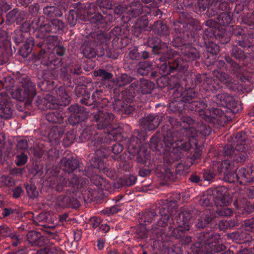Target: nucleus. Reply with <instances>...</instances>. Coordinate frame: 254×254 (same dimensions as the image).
I'll use <instances>...</instances> for the list:
<instances>
[{
    "instance_id": "a18cd8bd",
    "label": "nucleus",
    "mask_w": 254,
    "mask_h": 254,
    "mask_svg": "<svg viewBox=\"0 0 254 254\" xmlns=\"http://www.w3.org/2000/svg\"><path fill=\"white\" fill-rule=\"evenodd\" d=\"M15 173H16V169L14 168L11 170V173L9 175L2 178V181L6 187L11 190L12 196L16 198V187L15 186L16 181L14 176L13 175Z\"/></svg>"
},
{
    "instance_id": "39448f33",
    "label": "nucleus",
    "mask_w": 254,
    "mask_h": 254,
    "mask_svg": "<svg viewBox=\"0 0 254 254\" xmlns=\"http://www.w3.org/2000/svg\"><path fill=\"white\" fill-rule=\"evenodd\" d=\"M65 48L61 45L58 44L52 51H46L44 49L40 50L37 55V59L41 64L47 66L49 70L52 71L51 74L54 77H57L59 71L57 70L60 67V77L67 86H72L71 78L74 75H78L82 73L81 65L76 63L67 64L66 60L62 58H58L55 53L60 57L65 53ZM65 84V83H64Z\"/></svg>"
},
{
    "instance_id": "5fc2aeb1",
    "label": "nucleus",
    "mask_w": 254,
    "mask_h": 254,
    "mask_svg": "<svg viewBox=\"0 0 254 254\" xmlns=\"http://www.w3.org/2000/svg\"><path fill=\"white\" fill-rule=\"evenodd\" d=\"M231 203V197L229 196V201L228 204L218 205V206L220 208H217L216 210V212L217 214L220 216L223 217H229L231 216L233 213V211L232 209L229 207H228V205H229Z\"/></svg>"
},
{
    "instance_id": "9b49d317",
    "label": "nucleus",
    "mask_w": 254,
    "mask_h": 254,
    "mask_svg": "<svg viewBox=\"0 0 254 254\" xmlns=\"http://www.w3.org/2000/svg\"><path fill=\"white\" fill-rule=\"evenodd\" d=\"M182 58H172L171 60L160 65L159 72L163 76L177 71L185 72L189 67V62H196L200 57L199 51L191 44L181 48L180 52Z\"/></svg>"
},
{
    "instance_id": "5701e85b",
    "label": "nucleus",
    "mask_w": 254,
    "mask_h": 254,
    "mask_svg": "<svg viewBox=\"0 0 254 254\" xmlns=\"http://www.w3.org/2000/svg\"><path fill=\"white\" fill-rule=\"evenodd\" d=\"M29 25L26 23L22 24L19 31L17 32V44L24 43L19 49V54L23 58L27 57L32 51L35 43L29 33Z\"/></svg>"
},
{
    "instance_id": "864d4df0",
    "label": "nucleus",
    "mask_w": 254,
    "mask_h": 254,
    "mask_svg": "<svg viewBox=\"0 0 254 254\" xmlns=\"http://www.w3.org/2000/svg\"><path fill=\"white\" fill-rule=\"evenodd\" d=\"M117 106H118L117 109L118 111L127 115L132 114L135 109L134 103L119 102L118 103Z\"/></svg>"
},
{
    "instance_id": "49530a36",
    "label": "nucleus",
    "mask_w": 254,
    "mask_h": 254,
    "mask_svg": "<svg viewBox=\"0 0 254 254\" xmlns=\"http://www.w3.org/2000/svg\"><path fill=\"white\" fill-rule=\"evenodd\" d=\"M220 163V162L217 163L214 165L212 169L204 170L203 177L205 181L209 182L213 181L217 174L220 175L223 174L224 177V172L223 171H218V166Z\"/></svg>"
},
{
    "instance_id": "f257e3e1",
    "label": "nucleus",
    "mask_w": 254,
    "mask_h": 254,
    "mask_svg": "<svg viewBox=\"0 0 254 254\" xmlns=\"http://www.w3.org/2000/svg\"><path fill=\"white\" fill-rule=\"evenodd\" d=\"M181 128L175 129L169 125L163 126L150 138V149L160 155L163 160V170H170L171 165L183 156L182 151H189L192 148L191 142L196 145V137L205 138L211 132V127L199 122L194 127V120L189 116H182L177 122Z\"/></svg>"
},
{
    "instance_id": "393cba45",
    "label": "nucleus",
    "mask_w": 254,
    "mask_h": 254,
    "mask_svg": "<svg viewBox=\"0 0 254 254\" xmlns=\"http://www.w3.org/2000/svg\"><path fill=\"white\" fill-rule=\"evenodd\" d=\"M68 111L71 113L68 119L69 125L74 127L79 123L84 122L87 119L89 110L78 104L70 105L68 108Z\"/></svg>"
},
{
    "instance_id": "20e7f679",
    "label": "nucleus",
    "mask_w": 254,
    "mask_h": 254,
    "mask_svg": "<svg viewBox=\"0 0 254 254\" xmlns=\"http://www.w3.org/2000/svg\"><path fill=\"white\" fill-rule=\"evenodd\" d=\"M60 169L56 168L51 172L55 177L52 179L53 188L58 191H62L66 187H72L75 190L84 191L87 188L89 181L83 178L90 177L91 174L80 166L78 160L72 155L67 154L59 163Z\"/></svg>"
},
{
    "instance_id": "412c9836",
    "label": "nucleus",
    "mask_w": 254,
    "mask_h": 254,
    "mask_svg": "<svg viewBox=\"0 0 254 254\" xmlns=\"http://www.w3.org/2000/svg\"><path fill=\"white\" fill-rule=\"evenodd\" d=\"M87 186H88V185H87ZM67 187L64 188L63 190H66L65 194L60 195L57 198V203L63 208H78L80 206V203L77 200V193L79 192V194H82L83 195L87 194L89 197L88 193H91V189H89L88 187L83 191H76L72 187H69L70 189H65Z\"/></svg>"
},
{
    "instance_id": "2f4dec72",
    "label": "nucleus",
    "mask_w": 254,
    "mask_h": 254,
    "mask_svg": "<svg viewBox=\"0 0 254 254\" xmlns=\"http://www.w3.org/2000/svg\"><path fill=\"white\" fill-rule=\"evenodd\" d=\"M36 37L39 38V41H37L36 43V46L40 48V50L44 49L46 51H52L59 44L58 38L56 35H51V34H47L44 37H40L37 36L36 34Z\"/></svg>"
},
{
    "instance_id": "8fccbe9b",
    "label": "nucleus",
    "mask_w": 254,
    "mask_h": 254,
    "mask_svg": "<svg viewBox=\"0 0 254 254\" xmlns=\"http://www.w3.org/2000/svg\"><path fill=\"white\" fill-rule=\"evenodd\" d=\"M136 94V90H133L129 86L122 91V97L123 100V102L127 103H134L135 95Z\"/></svg>"
},
{
    "instance_id": "c756f323",
    "label": "nucleus",
    "mask_w": 254,
    "mask_h": 254,
    "mask_svg": "<svg viewBox=\"0 0 254 254\" xmlns=\"http://www.w3.org/2000/svg\"><path fill=\"white\" fill-rule=\"evenodd\" d=\"M206 45L205 48L203 53V59L206 61V63L209 64H213L216 65V62L219 60L218 59L215 60V58L220 50V47L217 44L213 41H205Z\"/></svg>"
},
{
    "instance_id": "09e8293b",
    "label": "nucleus",
    "mask_w": 254,
    "mask_h": 254,
    "mask_svg": "<svg viewBox=\"0 0 254 254\" xmlns=\"http://www.w3.org/2000/svg\"><path fill=\"white\" fill-rule=\"evenodd\" d=\"M44 15L49 17H61L63 12L60 8L55 5H46L43 9Z\"/></svg>"
},
{
    "instance_id": "bf43d9fd",
    "label": "nucleus",
    "mask_w": 254,
    "mask_h": 254,
    "mask_svg": "<svg viewBox=\"0 0 254 254\" xmlns=\"http://www.w3.org/2000/svg\"><path fill=\"white\" fill-rule=\"evenodd\" d=\"M238 222L234 219H227L220 220L219 223L220 229L225 231L227 229H233L238 225Z\"/></svg>"
},
{
    "instance_id": "a878e982",
    "label": "nucleus",
    "mask_w": 254,
    "mask_h": 254,
    "mask_svg": "<svg viewBox=\"0 0 254 254\" xmlns=\"http://www.w3.org/2000/svg\"><path fill=\"white\" fill-rule=\"evenodd\" d=\"M12 146V143L7 139L5 134L0 132V163L3 164L5 162L8 163L7 159L14 156Z\"/></svg>"
},
{
    "instance_id": "4be33fe9",
    "label": "nucleus",
    "mask_w": 254,
    "mask_h": 254,
    "mask_svg": "<svg viewBox=\"0 0 254 254\" xmlns=\"http://www.w3.org/2000/svg\"><path fill=\"white\" fill-rule=\"evenodd\" d=\"M229 201V193L228 190L223 186H220L211 190L209 195L201 199V204L203 206H212L214 204L218 205L228 204Z\"/></svg>"
},
{
    "instance_id": "a19ab883",
    "label": "nucleus",
    "mask_w": 254,
    "mask_h": 254,
    "mask_svg": "<svg viewBox=\"0 0 254 254\" xmlns=\"http://www.w3.org/2000/svg\"><path fill=\"white\" fill-rule=\"evenodd\" d=\"M66 126L63 125L62 126H55L53 127L49 132V138L51 141H55L56 144L59 143V139L62 137L66 130Z\"/></svg>"
},
{
    "instance_id": "c85d7f7f",
    "label": "nucleus",
    "mask_w": 254,
    "mask_h": 254,
    "mask_svg": "<svg viewBox=\"0 0 254 254\" xmlns=\"http://www.w3.org/2000/svg\"><path fill=\"white\" fill-rule=\"evenodd\" d=\"M232 34L233 36L237 37L236 44L244 49L245 47H250L251 42H253L254 38L253 34L245 33L244 30L238 26L233 29Z\"/></svg>"
},
{
    "instance_id": "7ed1b4c3",
    "label": "nucleus",
    "mask_w": 254,
    "mask_h": 254,
    "mask_svg": "<svg viewBox=\"0 0 254 254\" xmlns=\"http://www.w3.org/2000/svg\"><path fill=\"white\" fill-rule=\"evenodd\" d=\"M238 44L234 45L230 51L229 55L225 57V60H218L216 62V66L219 69L213 72L214 77L226 86L231 88L233 86L232 78L229 75L224 71H229L233 75L242 82L248 80L246 75V71L251 72L253 69L254 60L248 53L238 47Z\"/></svg>"
},
{
    "instance_id": "f704fd0d",
    "label": "nucleus",
    "mask_w": 254,
    "mask_h": 254,
    "mask_svg": "<svg viewBox=\"0 0 254 254\" xmlns=\"http://www.w3.org/2000/svg\"><path fill=\"white\" fill-rule=\"evenodd\" d=\"M22 235H25V239L33 246L43 247L46 243V239L40 232L34 231L29 232L23 231Z\"/></svg>"
},
{
    "instance_id": "e2e57ef3",
    "label": "nucleus",
    "mask_w": 254,
    "mask_h": 254,
    "mask_svg": "<svg viewBox=\"0 0 254 254\" xmlns=\"http://www.w3.org/2000/svg\"><path fill=\"white\" fill-rule=\"evenodd\" d=\"M103 96V92L102 89H97L92 94V97L90 98V94L89 93V99L86 103L87 106L92 105L95 102H99L102 99Z\"/></svg>"
},
{
    "instance_id": "6ab92c4d",
    "label": "nucleus",
    "mask_w": 254,
    "mask_h": 254,
    "mask_svg": "<svg viewBox=\"0 0 254 254\" xmlns=\"http://www.w3.org/2000/svg\"><path fill=\"white\" fill-rule=\"evenodd\" d=\"M44 17H36L33 21V23L37 26L38 29L37 36L44 37L47 34L61 33L65 27L63 21L57 18L51 20H44Z\"/></svg>"
},
{
    "instance_id": "423d86ee",
    "label": "nucleus",
    "mask_w": 254,
    "mask_h": 254,
    "mask_svg": "<svg viewBox=\"0 0 254 254\" xmlns=\"http://www.w3.org/2000/svg\"><path fill=\"white\" fill-rule=\"evenodd\" d=\"M36 93L35 85L30 78L21 76L17 71V110L22 111L23 108L41 110L55 108L56 104H53L54 96L50 94H46L43 97L38 96L32 103Z\"/></svg>"
},
{
    "instance_id": "774afa93",
    "label": "nucleus",
    "mask_w": 254,
    "mask_h": 254,
    "mask_svg": "<svg viewBox=\"0 0 254 254\" xmlns=\"http://www.w3.org/2000/svg\"><path fill=\"white\" fill-rule=\"evenodd\" d=\"M148 12L145 11L135 21L136 26L140 29L146 27L148 25Z\"/></svg>"
},
{
    "instance_id": "ea45409f",
    "label": "nucleus",
    "mask_w": 254,
    "mask_h": 254,
    "mask_svg": "<svg viewBox=\"0 0 254 254\" xmlns=\"http://www.w3.org/2000/svg\"><path fill=\"white\" fill-rule=\"evenodd\" d=\"M140 133V132L138 130H137L136 132H134L133 135L127 138L126 140V144L128 147V149L132 153H135L136 150L139 149L140 143V139L139 137H141Z\"/></svg>"
},
{
    "instance_id": "13d9d810",
    "label": "nucleus",
    "mask_w": 254,
    "mask_h": 254,
    "mask_svg": "<svg viewBox=\"0 0 254 254\" xmlns=\"http://www.w3.org/2000/svg\"><path fill=\"white\" fill-rule=\"evenodd\" d=\"M136 162L141 164L146 163L149 156L147 149H145L144 148H139V149L136 150Z\"/></svg>"
},
{
    "instance_id": "338daca9",
    "label": "nucleus",
    "mask_w": 254,
    "mask_h": 254,
    "mask_svg": "<svg viewBox=\"0 0 254 254\" xmlns=\"http://www.w3.org/2000/svg\"><path fill=\"white\" fill-rule=\"evenodd\" d=\"M94 75L100 77L101 80L103 81L111 80L113 77V74L111 72L101 68L95 71Z\"/></svg>"
},
{
    "instance_id": "0eeeda50",
    "label": "nucleus",
    "mask_w": 254,
    "mask_h": 254,
    "mask_svg": "<svg viewBox=\"0 0 254 254\" xmlns=\"http://www.w3.org/2000/svg\"><path fill=\"white\" fill-rule=\"evenodd\" d=\"M215 81L220 86V91L213 95L211 99H209V107L207 109V114L205 117V121L212 123L219 121V118L226 116V112H230L233 114H236L242 110V107L238 101L229 95L228 94L222 92V84L218 79L215 78Z\"/></svg>"
},
{
    "instance_id": "dca6fc26",
    "label": "nucleus",
    "mask_w": 254,
    "mask_h": 254,
    "mask_svg": "<svg viewBox=\"0 0 254 254\" xmlns=\"http://www.w3.org/2000/svg\"><path fill=\"white\" fill-rule=\"evenodd\" d=\"M147 47L150 53V57L154 55L153 58L156 61L159 60L163 63L171 60L177 55V53L171 49H168L166 42L162 40L157 36L149 37L147 42Z\"/></svg>"
},
{
    "instance_id": "37998d69",
    "label": "nucleus",
    "mask_w": 254,
    "mask_h": 254,
    "mask_svg": "<svg viewBox=\"0 0 254 254\" xmlns=\"http://www.w3.org/2000/svg\"><path fill=\"white\" fill-rule=\"evenodd\" d=\"M233 139L234 145L236 148L240 146L241 148L247 145L248 148H250V140L248 139L247 135L245 131H241L235 133Z\"/></svg>"
},
{
    "instance_id": "bb28decb",
    "label": "nucleus",
    "mask_w": 254,
    "mask_h": 254,
    "mask_svg": "<svg viewBox=\"0 0 254 254\" xmlns=\"http://www.w3.org/2000/svg\"><path fill=\"white\" fill-rule=\"evenodd\" d=\"M203 38L205 40L206 38H207L208 41H211V39H218L223 44L229 42L231 39L230 37L227 35L226 31L223 28L219 29L214 27L204 28Z\"/></svg>"
},
{
    "instance_id": "f03ea898",
    "label": "nucleus",
    "mask_w": 254,
    "mask_h": 254,
    "mask_svg": "<svg viewBox=\"0 0 254 254\" xmlns=\"http://www.w3.org/2000/svg\"><path fill=\"white\" fill-rule=\"evenodd\" d=\"M174 79L175 78H172L168 80L164 77L158 79L157 83L160 87L168 86V89L173 91V96H177L185 103L188 112H198L205 121L207 114L206 108L209 107L208 96H211V93L220 91L221 86L215 79L195 72L184 74V90L180 83Z\"/></svg>"
},
{
    "instance_id": "e433bc0d",
    "label": "nucleus",
    "mask_w": 254,
    "mask_h": 254,
    "mask_svg": "<svg viewBox=\"0 0 254 254\" xmlns=\"http://www.w3.org/2000/svg\"><path fill=\"white\" fill-rule=\"evenodd\" d=\"M173 99L170 103L168 110L169 113L170 114H176L180 116L183 114V112H186L187 111V108L186 107V104L181 99L177 96H173Z\"/></svg>"
},
{
    "instance_id": "ddd939ff",
    "label": "nucleus",
    "mask_w": 254,
    "mask_h": 254,
    "mask_svg": "<svg viewBox=\"0 0 254 254\" xmlns=\"http://www.w3.org/2000/svg\"><path fill=\"white\" fill-rule=\"evenodd\" d=\"M220 235L213 231L201 232L197 243L191 246L190 252L194 254H214L225 251L226 247L220 243Z\"/></svg>"
},
{
    "instance_id": "f8f14e48",
    "label": "nucleus",
    "mask_w": 254,
    "mask_h": 254,
    "mask_svg": "<svg viewBox=\"0 0 254 254\" xmlns=\"http://www.w3.org/2000/svg\"><path fill=\"white\" fill-rule=\"evenodd\" d=\"M115 115L112 113L103 110H99L94 116V120L97 122V127L99 130L104 129V132L102 133H96L95 131L92 130L91 127H87L85 129L79 131L76 136V141L78 142H84L91 139H94L95 136L97 135H101L105 133H108L107 129L109 132L112 129L121 127L117 125H114V120Z\"/></svg>"
},
{
    "instance_id": "58836bf2",
    "label": "nucleus",
    "mask_w": 254,
    "mask_h": 254,
    "mask_svg": "<svg viewBox=\"0 0 254 254\" xmlns=\"http://www.w3.org/2000/svg\"><path fill=\"white\" fill-rule=\"evenodd\" d=\"M160 121V116L152 114L144 117L142 122L148 130H152L158 127Z\"/></svg>"
},
{
    "instance_id": "052dcab7",
    "label": "nucleus",
    "mask_w": 254,
    "mask_h": 254,
    "mask_svg": "<svg viewBox=\"0 0 254 254\" xmlns=\"http://www.w3.org/2000/svg\"><path fill=\"white\" fill-rule=\"evenodd\" d=\"M113 3L112 0H97L96 1V10L100 11L104 10L108 12V10L113 8Z\"/></svg>"
},
{
    "instance_id": "603ef678",
    "label": "nucleus",
    "mask_w": 254,
    "mask_h": 254,
    "mask_svg": "<svg viewBox=\"0 0 254 254\" xmlns=\"http://www.w3.org/2000/svg\"><path fill=\"white\" fill-rule=\"evenodd\" d=\"M153 31L159 36H167L169 33V28L166 24L160 21H157L153 24Z\"/></svg>"
},
{
    "instance_id": "6e6552de",
    "label": "nucleus",
    "mask_w": 254,
    "mask_h": 254,
    "mask_svg": "<svg viewBox=\"0 0 254 254\" xmlns=\"http://www.w3.org/2000/svg\"><path fill=\"white\" fill-rule=\"evenodd\" d=\"M201 26L199 22L186 12L182 13L178 19L174 21L173 29L175 32L173 40V47L178 48L180 52L181 48L189 44L190 39L196 37V32L200 30Z\"/></svg>"
},
{
    "instance_id": "3c124183",
    "label": "nucleus",
    "mask_w": 254,
    "mask_h": 254,
    "mask_svg": "<svg viewBox=\"0 0 254 254\" xmlns=\"http://www.w3.org/2000/svg\"><path fill=\"white\" fill-rule=\"evenodd\" d=\"M34 154L39 158H42L43 155H44V158L46 156L49 160H53L57 158L59 154L56 149L54 148H51L47 151L40 150L38 151L36 150Z\"/></svg>"
},
{
    "instance_id": "72a5a7b5",
    "label": "nucleus",
    "mask_w": 254,
    "mask_h": 254,
    "mask_svg": "<svg viewBox=\"0 0 254 254\" xmlns=\"http://www.w3.org/2000/svg\"><path fill=\"white\" fill-rule=\"evenodd\" d=\"M57 97L54 96L53 104H56L55 108L60 106H65L69 104L71 98L65 90L64 87L60 85L56 91Z\"/></svg>"
},
{
    "instance_id": "c03bdc74",
    "label": "nucleus",
    "mask_w": 254,
    "mask_h": 254,
    "mask_svg": "<svg viewBox=\"0 0 254 254\" xmlns=\"http://www.w3.org/2000/svg\"><path fill=\"white\" fill-rule=\"evenodd\" d=\"M86 86L84 85H78L75 87V94L78 98V101L82 105L86 106L88 101L89 93L86 91Z\"/></svg>"
},
{
    "instance_id": "6e6d98bb",
    "label": "nucleus",
    "mask_w": 254,
    "mask_h": 254,
    "mask_svg": "<svg viewBox=\"0 0 254 254\" xmlns=\"http://www.w3.org/2000/svg\"><path fill=\"white\" fill-rule=\"evenodd\" d=\"M152 69V64L150 62H140L137 71L140 75L149 76Z\"/></svg>"
},
{
    "instance_id": "4468645a",
    "label": "nucleus",
    "mask_w": 254,
    "mask_h": 254,
    "mask_svg": "<svg viewBox=\"0 0 254 254\" xmlns=\"http://www.w3.org/2000/svg\"><path fill=\"white\" fill-rule=\"evenodd\" d=\"M4 87L5 91L0 93V118L9 119L12 115L11 98L16 99L15 79L8 75L0 80V89Z\"/></svg>"
},
{
    "instance_id": "0e129e2a",
    "label": "nucleus",
    "mask_w": 254,
    "mask_h": 254,
    "mask_svg": "<svg viewBox=\"0 0 254 254\" xmlns=\"http://www.w3.org/2000/svg\"><path fill=\"white\" fill-rule=\"evenodd\" d=\"M145 12L143 5L140 2H137L134 6L131 7L130 16L132 18L139 17Z\"/></svg>"
},
{
    "instance_id": "2eb2a0df",
    "label": "nucleus",
    "mask_w": 254,
    "mask_h": 254,
    "mask_svg": "<svg viewBox=\"0 0 254 254\" xmlns=\"http://www.w3.org/2000/svg\"><path fill=\"white\" fill-rule=\"evenodd\" d=\"M192 217L191 211L188 208H183L178 214L177 217L178 227L176 231L178 233V237L181 238V243L186 249H187L188 254H194L193 252H190L191 246L195 245L190 244L191 242V237L186 236L185 233L190 229V219Z\"/></svg>"
},
{
    "instance_id": "a211bd4d",
    "label": "nucleus",
    "mask_w": 254,
    "mask_h": 254,
    "mask_svg": "<svg viewBox=\"0 0 254 254\" xmlns=\"http://www.w3.org/2000/svg\"><path fill=\"white\" fill-rule=\"evenodd\" d=\"M101 11L103 13V14H102L96 9L93 12L92 11L88 12L85 20L88 21L95 30L96 29L99 30L98 32H95L94 33H104L106 35H108L113 30L112 29L109 33H107V30L111 26L113 17L107 11L102 10Z\"/></svg>"
},
{
    "instance_id": "1a4fd4ad",
    "label": "nucleus",
    "mask_w": 254,
    "mask_h": 254,
    "mask_svg": "<svg viewBox=\"0 0 254 254\" xmlns=\"http://www.w3.org/2000/svg\"><path fill=\"white\" fill-rule=\"evenodd\" d=\"M128 30L119 26L114 27L108 35L104 33H93L92 41L96 48L90 46H82V54L89 59L93 58L96 56L101 57L105 55L104 47H107L108 42L112 41L113 44L117 42L123 44V41L128 38Z\"/></svg>"
},
{
    "instance_id": "4d7b16f0",
    "label": "nucleus",
    "mask_w": 254,
    "mask_h": 254,
    "mask_svg": "<svg viewBox=\"0 0 254 254\" xmlns=\"http://www.w3.org/2000/svg\"><path fill=\"white\" fill-rule=\"evenodd\" d=\"M136 80V79L127 74H122L117 79V84L119 87L125 86L128 84L132 83Z\"/></svg>"
},
{
    "instance_id": "f3484780",
    "label": "nucleus",
    "mask_w": 254,
    "mask_h": 254,
    "mask_svg": "<svg viewBox=\"0 0 254 254\" xmlns=\"http://www.w3.org/2000/svg\"><path fill=\"white\" fill-rule=\"evenodd\" d=\"M250 148L247 145L243 148H236L235 153L229 159L223 160L218 165V171H233L237 170L239 166L248 161L250 158Z\"/></svg>"
},
{
    "instance_id": "c9c22d12",
    "label": "nucleus",
    "mask_w": 254,
    "mask_h": 254,
    "mask_svg": "<svg viewBox=\"0 0 254 254\" xmlns=\"http://www.w3.org/2000/svg\"><path fill=\"white\" fill-rule=\"evenodd\" d=\"M229 8V5L227 2L217 0L212 2L205 14L208 17H212L218 14L219 11H227Z\"/></svg>"
},
{
    "instance_id": "680f3d73",
    "label": "nucleus",
    "mask_w": 254,
    "mask_h": 254,
    "mask_svg": "<svg viewBox=\"0 0 254 254\" xmlns=\"http://www.w3.org/2000/svg\"><path fill=\"white\" fill-rule=\"evenodd\" d=\"M76 141V136L73 129H70L64 136L63 139V145L65 147H68L71 145L74 141Z\"/></svg>"
},
{
    "instance_id": "b1692460",
    "label": "nucleus",
    "mask_w": 254,
    "mask_h": 254,
    "mask_svg": "<svg viewBox=\"0 0 254 254\" xmlns=\"http://www.w3.org/2000/svg\"><path fill=\"white\" fill-rule=\"evenodd\" d=\"M140 219L142 222L148 223H151L156 219L157 221L155 222V223L158 227H166L169 223L171 224L173 221L169 214V208L166 210L165 208H164L163 211H160L159 215H157L153 210L145 211Z\"/></svg>"
},
{
    "instance_id": "9d476101",
    "label": "nucleus",
    "mask_w": 254,
    "mask_h": 254,
    "mask_svg": "<svg viewBox=\"0 0 254 254\" xmlns=\"http://www.w3.org/2000/svg\"><path fill=\"white\" fill-rule=\"evenodd\" d=\"M108 133L101 135L95 136L94 139L88 143V146L95 151V155L92 157L89 161V165L92 168L97 169L99 170H104L105 169L106 164L103 158L108 156L110 151L107 144L113 139H116L117 137L121 135L122 131L121 128L112 129Z\"/></svg>"
},
{
    "instance_id": "de8ad7c7",
    "label": "nucleus",
    "mask_w": 254,
    "mask_h": 254,
    "mask_svg": "<svg viewBox=\"0 0 254 254\" xmlns=\"http://www.w3.org/2000/svg\"><path fill=\"white\" fill-rule=\"evenodd\" d=\"M233 14L231 12H220L216 18V22L220 26H227L233 23Z\"/></svg>"
},
{
    "instance_id": "69168bd1",
    "label": "nucleus",
    "mask_w": 254,
    "mask_h": 254,
    "mask_svg": "<svg viewBox=\"0 0 254 254\" xmlns=\"http://www.w3.org/2000/svg\"><path fill=\"white\" fill-rule=\"evenodd\" d=\"M91 183L96 186L98 189L104 190L106 187V181L103 178L99 175H94L91 177Z\"/></svg>"
},
{
    "instance_id": "aec40b11",
    "label": "nucleus",
    "mask_w": 254,
    "mask_h": 254,
    "mask_svg": "<svg viewBox=\"0 0 254 254\" xmlns=\"http://www.w3.org/2000/svg\"><path fill=\"white\" fill-rule=\"evenodd\" d=\"M237 170L224 172V181L230 183H238L241 185H246L254 181V172L250 166L242 167L238 172Z\"/></svg>"
},
{
    "instance_id": "473e14b6",
    "label": "nucleus",
    "mask_w": 254,
    "mask_h": 254,
    "mask_svg": "<svg viewBox=\"0 0 254 254\" xmlns=\"http://www.w3.org/2000/svg\"><path fill=\"white\" fill-rule=\"evenodd\" d=\"M55 110L50 111L46 114V119L52 124H63L67 126L69 124L66 122V116L65 113L59 108Z\"/></svg>"
},
{
    "instance_id": "cd10ccee",
    "label": "nucleus",
    "mask_w": 254,
    "mask_h": 254,
    "mask_svg": "<svg viewBox=\"0 0 254 254\" xmlns=\"http://www.w3.org/2000/svg\"><path fill=\"white\" fill-rule=\"evenodd\" d=\"M155 85L150 80L141 78L139 80H135L130 87L133 90H136V94L140 95L150 94L155 88Z\"/></svg>"
},
{
    "instance_id": "7c9ffc66",
    "label": "nucleus",
    "mask_w": 254,
    "mask_h": 254,
    "mask_svg": "<svg viewBox=\"0 0 254 254\" xmlns=\"http://www.w3.org/2000/svg\"><path fill=\"white\" fill-rule=\"evenodd\" d=\"M216 214L209 210H205L201 216L196 219L195 226L198 229L212 227L215 224Z\"/></svg>"
},
{
    "instance_id": "4c0bfd02",
    "label": "nucleus",
    "mask_w": 254,
    "mask_h": 254,
    "mask_svg": "<svg viewBox=\"0 0 254 254\" xmlns=\"http://www.w3.org/2000/svg\"><path fill=\"white\" fill-rule=\"evenodd\" d=\"M149 51L143 50L141 47H133L130 48L128 53V57L132 61H139L150 58Z\"/></svg>"
},
{
    "instance_id": "79ce46f5",
    "label": "nucleus",
    "mask_w": 254,
    "mask_h": 254,
    "mask_svg": "<svg viewBox=\"0 0 254 254\" xmlns=\"http://www.w3.org/2000/svg\"><path fill=\"white\" fill-rule=\"evenodd\" d=\"M122 129V131L121 132V135L117 137L116 139H113L111 140L107 144V146L109 147V149H110V151L108 153V156L110 155V153L112 152L113 155H111V156L115 160H118L119 159H121V156L119 155L120 153H121L123 150V145L118 143H115L114 144L111 149V147H109L108 145L109 144L112 142V141H115L121 138L122 136V133L123 131V129L122 127H121Z\"/></svg>"
}]
</instances>
